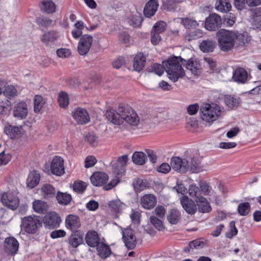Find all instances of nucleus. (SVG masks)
<instances>
[{"mask_svg": "<svg viewBox=\"0 0 261 261\" xmlns=\"http://www.w3.org/2000/svg\"><path fill=\"white\" fill-rule=\"evenodd\" d=\"M134 189L136 191H141L148 187L146 180L141 178L135 179L133 182Z\"/></svg>", "mask_w": 261, "mask_h": 261, "instance_id": "46", "label": "nucleus"}, {"mask_svg": "<svg viewBox=\"0 0 261 261\" xmlns=\"http://www.w3.org/2000/svg\"><path fill=\"white\" fill-rule=\"evenodd\" d=\"M159 4L157 0H150L146 4L144 9V14L147 17L153 16L158 10Z\"/></svg>", "mask_w": 261, "mask_h": 261, "instance_id": "26", "label": "nucleus"}, {"mask_svg": "<svg viewBox=\"0 0 261 261\" xmlns=\"http://www.w3.org/2000/svg\"><path fill=\"white\" fill-rule=\"evenodd\" d=\"M230 232L226 233V236L227 238L231 239L238 233V229L235 226V222L232 221L229 224Z\"/></svg>", "mask_w": 261, "mask_h": 261, "instance_id": "59", "label": "nucleus"}, {"mask_svg": "<svg viewBox=\"0 0 261 261\" xmlns=\"http://www.w3.org/2000/svg\"><path fill=\"white\" fill-rule=\"evenodd\" d=\"M41 10L47 13H53L55 11V4L51 1H44L41 5Z\"/></svg>", "mask_w": 261, "mask_h": 261, "instance_id": "42", "label": "nucleus"}, {"mask_svg": "<svg viewBox=\"0 0 261 261\" xmlns=\"http://www.w3.org/2000/svg\"><path fill=\"white\" fill-rule=\"evenodd\" d=\"M40 179V174L36 171H33L29 174L27 179V187L30 189L34 188L39 184Z\"/></svg>", "mask_w": 261, "mask_h": 261, "instance_id": "29", "label": "nucleus"}, {"mask_svg": "<svg viewBox=\"0 0 261 261\" xmlns=\"http://www.w3.org/2000/svg\"><path fill=\"white\" fill-rule=\"evenodd\" d=\"M4 95L9 98L14 97L17 94V90L13 86H7L4 91Z\"/></svg>", "mask_w": 261, "mask_h": 261, "instance_id": "54", "label": "nucleus"}, {"mask_svg": "<svg viewBox=\"0 0 261 261\" xmlns=\"http://www.w3.org/2000/svg\"><path fill=\"white\" fill-rule=\"evenodd\" d=\"M122 239L128 249H133L135 247L137 243L136 238L132 229H126L122 231Z\"/></svg>", "mask_w": 261, "mask_h": 261, "instance_id": "14", "label": "nucleus"}, {"mask_svg": "<svg viewBox=\"0 0 261 261\" xmlns=\"http://www.w3.org/2000/svg\"><path fill=\"white\" fill-rule=\"evenodd\" d=\"M58 102L61 108H66L69 105L68 94L65 92H61L58 95Z\"/></svg>", "mask_w": 261, "mask_h": 261, "instance_id": "47", "label": "nucleus"}, {"mask_svg": "<svg viewBox=\"0 0 261 261\" xmlns=\"http://www.w3.org/2000/svg\"><path fill=\"white\" fill-rule=\"evenodd\" d=\"M225 102L231 109L237 108L241 103L240 97L234 95H227L225 97Z\"/></svg>", "mask_w": 261, "mask_h": 261, "instance_id": "32", "label": "nucleus"}, {"mask_svg": "<svg viewBox=\"0 0 261 261\" xmlns=\"http://www.w3.org/2000/svg\"><path fill=\"white\" fill-rule=\"evenodd\" d=\"M109 207L115 212L119 213L125 207V204L119 199L113 200L109 202Z\"/></svg>", "mask_w": 261, "mask_h": 261, "instance_id": "40", "label": "nucleus"}, {"mask_svg": "<svg viewBox=\"0 0 261 261\" xmlns=\"http://www.w3.org/2000/svg\"><path fill=\"white\" fill-rule=\"evenodd\" d=\"M189 193L190 196L195 201L198 200V199L202 197L201 194L200 190L196 185H192L190 186L189 188Z\"/></svg>", "mask_w": 261, "mask_h": 261, "instance_id": "45", "label": "nucleus"}, {"mask_svg": "<svg viewBox=\"0 0 261 261\" xmlns=\"http://www.w3.org/2000/svg\"><path fill=\"white\" fill-rule=\"evenodd\" d=\"M232 79L234 82H246L251 79V75L242 67L237 68L233 72Z\"/></svg>", "mask_w": 261, "mask_h": 261, "instance_id": "20", "label": "nucleus"}, {"mask_svg": "<svg viewBox=\"0 0 261 261\" xmlns=\"http://www.w3.org/2000/svg\"><path fill=\"white\" fill-rule=\"evenodd\" d=\"M108 178V175L106 173L97 172L92 174L90 177V180L94 186H101L106 183Z\"/></svg>", "mask_w": 261, "mask_h": 261, "instance_id": "22", "label": "nucleus"}, {"mask_svg": "<svg viewBox=\"0 0 261 261\" xmlns=\"http://www.w3.org/2000/svg\"><path fill=\"white\" fill-rule=\"evenodd\" d=\"M85 141L94 147L98 144V138L93 134L89 133L85 137Z\"/></svg>", "mask_w": 261, "mask_h": 261, "instance_id": "55", "label": "nucleus"}, {"mask_svg": "<svg viewBox=\"0 0 261 261\" xmlns=\"http://www.w3.org/2000/svg\"><path fill=\"white\" fill-rule=\"evenodd\" d=\"M170 164L173 169L181 173H186L189 168V161L177 156L171 158Z\"/></svg>", "mask_w": 261, "mask_h": 261, "instance_id": "8", "label": "nucleus"}, {"mask_svg": "<svg viewBox=\"0 0 261 261\" xmlns=\"http://www.w3.org/2000/svg\"><path fill=\"white\" fill-rule=\"evenodd\" d=\"M142 18L140 14L136 13L128 16L126 21L130 25L136 28L139 27L142 22Z\"/></svg>", "mask_w": 261, "mask_h": 261, "instance_id": "34", "label": "nucleus"}, {"mask_svg": "<svg viewBox=\"0 0 261 261\" xmlns=\"http://www.w3.org/2000/svg\"><path fill=\"white\" fill-rule=\"evenodd\" d=\"M146 58L142 53L138 54L134 60V68L135 71H140L145 65Z\"/></svg>", "mask_w": 261, "mask_h": 261, "instance_id": "30", "label": "nucleus"}, {"mask_svg": "<svg viewBox=\"0 0 261 261\" xmlns=\"http://www.w3.org/2000/svg\"><path fill=\"white\" fill-rule=\"evenodd\" d=\"M180 213L175 209L171 210L167 214V219L171 224H176L180 219Z\"/></svg>", "mask_w": 261, "mask_h": 261, "instance_id": "39", "label": "nucleus"}, {"mask_svg": "<svg viewBox=\"0 0 261 261\" xmlns=\"http://www.w3.org/2000/svg\"><path fill=\"white\" fill-rule=\"evenodd\" d=\"M33 207L34 211L39 214H44L47 211V204L40 200H35L33 202Z\"/></svg>", "mask_w": 261, "mask_h": 261, "instance_id": "44", "label": "nucleus"}, {"mask_svg": "<svg viewBox=\"0 0 261 261\" xmlns=\"http://www.w3.org/2000/svg\"><path fill=\"white\" fill-rule=\"evenodd\" d=\"M146 159V154L142 151H136L132 155V161L137 165H144L145 163Z\"/></svg>", "mask_w": 261, "mask_h": 261, "instance_id": "37", "label": "nucleus"}, {"mask_svg": "<svg viewBox=\"0 0 261 261\" xmlns=\"http://www.w3.org/2000/svg\"><path fill=\"white\" fill-rule=\"evenodd\" d=\"M250 211V205L248 202L240 203L238 207V211L241 216H246Z\"/></svg>", "mask_w": 261, "mask_h": 261, "instance_id": "49", "label": "nucleus"}, {"mask_svg": "<svg viewBox=\"0 0 261 261\" xmlns=\"http://www.w3.org/2000/svg\"><path fill=\"white\" fill-rule=\"evenodd\" d=\"M46 102L45 100L40 95H36L34 98V108L36 113H39Z\"/></svg>", "mask_w": 261, "mask_h": 261, "instance_id": "41", "label": "nucleus"}, {"mask_svg": "<svg viewBox=\"0 0 261 261\" xmlns=\"http://www.w3.org/2000/svg\"><path fill=\"white\" fill-rule=\"evenodd\" d=\"M93 42V38L91 35H84L80 38L78 46L77 51L80 55L85 56L89 52Z\"/></svg>", "mask_w": 261, "mask_h": 261, "instance_id": "7", "label": "nucleus"}, {"mask_svg": "<svg viewBox=\"0 0 261 261\" xmlns=\"http://www.w3.org/2000/svg\"><path fill=\"white\" fill-rule=\"evenodd\" d=\"M41 194L45 198L53 197L56 194L55 188L50 184H44L41 189Z\"/></svg>", "mask_w": 261, "mask_h": 261, "instance_id": "31", "label": "nucleus"}, {"mask_svg": "<svg viewBox=\"0 0 261 261\" xmlns=\"http://www.w3.org/2000/svg\"><path fill=\"white\" fill-rule=\"evenodd\" d=\"M180 61L182 62V59L174 57L163 62V65L154 64L153 66V69L154 73L159 76L161 75L165 70L169 79L175 82L185 75Z\"/></svg>", "mask_w": 261, "mask_h": 261, "instance_id": "2", "label": "nucleus"}, {"mask_svg": "<svg viewBox=\"0 0 261 261\" xmlns=\"http://www.w3.org/2000/svg\"><path fill=\"white\" fill-rule=\"evenodd\" d=\"M83 233L80 232H73L69 238V244L74 248L77 247L83 243Z\"/></svg>", "mask_w": 261, "mask_h": 261, "instance_id": "28", "label": "nucleus"}, {"mask_svg": "<svg viewBox=\"0 0 261 261\" xmlns=\"http://www.w3.org/2000/svg\"><path fill=\"white\" fill-rule=\"evenodd\" d=\"M14 116L18 118L23 119L28 115L27 105L25 102L22 101L17 103L14 108Z\"/></svg>", "mask_w": 261, "mask_h": 261, "instance_id": "25", "label": "nucleus"}, {"mask_svg": "<svg viewBox=\"0 0 261 261\" xmlns=\"http://www.w3.org/2000/svg\"><path fill=\"white\" fill-rule=\"evenodd\" d=\"M105 115L109 121L116 125L125 121L131 125L136 126L140 121L136 113L127 105H120L117 111L113 109L108 110Z\"/></svg>", "mask_w": 261, "mask_h": 261, "instance_id": "1", "label": "nucleus"}, {"mask_svg": "<svg viewBox=\"0 0 261 261\" xmlns=\"http://www.w3.org/2000/svg\"><path fill=\"white\" fill-rule=\"evenodd\" d=\"M222 20L221 17L217 14H211L206 18L205 28L211 31H215L221 27Z\"/></svg>", "mask_w": 261, "mask_h": 261, "instance_id": "10", "label": "nucleus"}, {"mask_svg": "<svg viewBox=\"0 0 261 261\" xmlns=\"http://www.w3.org/2000/svg\"><path fill=\"white\" fill-rule=\"evenodd\" d=\"M236 21V17L233 14L229 13L225 15L224 18V24L226 26L231 27L235 23Z\"/></svg>", "mask_w": 261, "mask_h": 261, "instance_id": "52", "label": "nucleus"}, {"mask_svg": "<svg viewBox=\"0 0 261 261\" xmlns=\"http://www.w3.org/2000/svg\"><path fill=\"white\" fill-rule=\"evenodd\" d=\"M66 227L74 232L77 231L81 226L80 218L78 216L73 215H68L65 220Z\"/></svg>", "mask_w": 261, "mask_h": 261, "instance_id": "21", "label": "nucleus"}, {"mask_svg": "<svg viewBox=\"0 0 261 261\" xmlns=\"http://www.w3.org/2000/svg\"><path fill=\"white\" fill-rule=\"evenodd\" d=\"M72 116L74 119L80 124H84L90 120L88 113L85 109L77 108L72 112Z\"/></svg>", "mask_w": 261, "mask_h": 261, "instance_id": "13", "label": "nucleus"}, {"mask_svg": "<svg viewBox=\"0 0 261 261\" xmlns=\"http://www.w3.org/2000/svg\"><path fill=\"white\" fill-rule=\"evenodd\" d=\"M150 220L153 225L158 230H161L163 228V225L161 220L155 216H151Z\"/></svg>", "mask_w": 261, "mask_h": 261, "instance_id": "60", "label": "nucleus"}, {"mask_svg": "<svg viewBox=\"0 0 261 261\" xmlns=\"http://www.w3.org/2000/svg\"><path fill=\"white\" fill-rule=\"evenodd\" d=\"M97 255L103 259L109 257L112 253L109 246L101 242L97 247Z\"/></svg>", "mask_w": 261, "mask_h": 261, "instance_id": "27", "label": "nucleus"}, {"mask_svg": "<svg viewBox=\"0 0 261 261\" xmlns=\"http://www.w3.org/2000/svg\"><path fill=\"white\" fill-rule=\"evenodd\" d=\"M66 232L62 229L55 230L53 231L50 234V237L53 239L60 238H63L66 236Z\"/></svg>", "mask_w": 261, "mask_h": 261, "instance_id": "63", "label": "nucleus"}, {"mask_svg": "<svg viewBox=\"0 0 261 261\" xmlns=\"http://www.w3.org/2000/svg\"><path fill=\"white\" fill-rule=\"evenodd\" d=\"M201 118L206 122H213L217 120L221 113L220 107L215 103L204 104L200 109Z\"/></svg>", "mask_w": 261, "mask_h": 261, "instance_id": "4", "label": "nucleus"}, {"mask_svg": "<svg viewBox=\"0 0 261 261\" xmlns=\"http://www.w3.org/2000/svg\"><path fill=\"white\" fill-rule=\"evenodd\" d=\"M248 41V37L247 34H236L235 33L234 42L240 45H242L247 43Z\"/></svg>", "mask_w": 261, "mask_h": 261, "instance_id": "53", "label": "nucleus"}, {"mask_svg": "<svg viewBox=\"0 0 261 261\" xmlns=\"http://www.w3.org/2000/svg\"><path fill=\"white\" fill-rule=\"evenodd\" d=\"M215 8L219 11L227 12L231 10V5L229 0H217Z\"/></svg>", "mask_w": 261, "mask_h": 261, "instance_id": "33", "label": "nucleus"}, {"mask_svg": "<svg viewBox=\"0 0 261 261\" xmlns=\"http://www.w3.org/2000/svg\"><path fill=\"white\" fill-rule=\"evenodd\" d=\"M56 53L59 57L62 58H68L71 54V52L69 49L64 48L57 49Z\"/></svg>", "mask_w": 261, "mask_h": 261, "instance_id": "62", "label": "nucleus"}, {"mask_svg": "<svg viewBox=\"0 0 261 261\" xmlns=\"http://www.w3.org/2000/svg\"><path fill=\"white\" fill-rule=\"evenodd\" d=\"M183 64L186 65L187 70L190 71L194 76H198L201 73V68L200 64L196 59H190L186 61L184 60Z\"/></svg>", "mask_w": 261, "mask_h": 261, "instance_id": "15", "label": "nucleus"}, {"mask_svg": "<svg viewBox=\"0 0 261 261\" xmlns=\"http://www.w3.org/2000/svg\"><path fill=\"white\" fill-rule=\"evenodd\" d=\"M180 22L187 29L195 28L198 25V23L195 20L189 18H180Z\"/></svg>", "mask_w": 261, "mask_h": 261, "instance_id": "50", "label": "nucleus"}, {"mask_svg": "<svg viewBox=\"0 0 261 261\" xmlns=\"http://www.w3.org/2000/svg\"><path fill=\"white\" fill-rule=\"evenodd\" d=\"M216 37L221 50L227 51L233 47L235 32L221 29L217 32Z\"/></svg>", "mask_w": 261, "mask_h": 261, "instance_id": "3", "label": "nucleus"}, {"mask_svg": "<svg viewBox=\"0 0 261 261\" xmlns=\"http://www.w3.org/2000/svg\"><path fill=\"white\" fill-rule=\"evenodd\" d=\"M61 219L55 212L46 214L43 217V223L45 228L53 229L59 227Z\"/></svg>", "mask_w": 261, "mask_h": 261, "instance_id": "6", "label": "nucleus"}, {"mask_svg": "<svg viewBox=\"0 0 261 261\" xmlns=\"http://www.w3.org/2000/svg\"><path fill=\"white\" fill-rule=\"evenodd\" d=\"M51 173L57 176H61L65 173L63 159L58 156H56L53 159L50 164Z\"/></svg>", "mask_w": 261, "mask_h": 261, "instance_id": "12", "label": "nucleus"}, {"mask_svg": "<svg viewBox=\"0 0 261 261\" xmlns=\"http://www.w3.org/2000/svg\"><path fill=\"white\" fill-rule=\"evenodd\" d=\"M166 28V23L163 21L157 22L153 27L152 31H155L158 33H162L164 32Z\"/></svg>", "mask_w": 261, "mask_h": 261, "instance_id": "57", "label": "nucleus"}, {"mask_svg": "<svg viewBox=\"0 0 261 261\" xmlns=\"http://www.w3.org/2000/svg\"><path fill=\"white\" fill-rule=\"evenodd\" d=\"M215 46V42L209 39L203 41L199 46L201 50L205 53L213 51Z\"/></svg>", "mask_w": 261, "mask_h": 261, "instance_id": "36", "label": "nucleus"}, {"mask_svg": "<svg viewBox=\"0 0 261 261\" xmlns=\"http://www.w3.org/2000/svg\"><path fill=\"white\" fill-rule=\"evenodd\" d=\"M59 37V33L54 31H50L44 33L40 37L41 42L46 46L54 44Z\"/></svg>", "mask_w": 261, "mask_h": 261, "instance_id": "18", "label": "nucleus"}, {"mask_svg": "<svg viewBox=\"0 0 261 261\" xmlns=\"http://www.w3.org/2000/svg\"><path fill=\"white\" fill-rule=\"evenodd\" d=\"M42 222L39 219L38 216H30L21 219L20 226L21 229L27 233L34 234L37 232L38 228L42 226Z\"/></svg>", "mask_w": 261, "mask_h": 261, "instance_id": "5", "label": "nucleus"}, {"mask_svg": "<svg viewBox=\"0 0 261 261\" xmlns=\"http://www.w3.org/2000/svg\"><path fill=\"white\" fill-rule=\"evenodd\" d=\"M11 159V155L9 153H6L5 151L0 153V166L7 164Z\"/></svg>", "mask_w": 261, "mask_h": 261, "instance_id": "61", "label": "nucleus"}, {"mask_svg": "<svg viewBox=\"0 0 261 261\" xmlns=\"http://www.w3.org/2000/svg\"><path fill=\"white\" fill-rule=\"evenodd\" d=\"M163 7L164 10L168 11H174L177 8L176 3L173 1H167L163 2Z\"/></svg>", "mask_w": 261, "mask_h": 261, "instance_id": "58", "label": "nucleus"}, {"mask_svg": "<svg viewBox=\"0 0 261 261\" xmlns=\"http://www.w3.org/2000/svg\"><path fill=\"white\" fill-rule=\"evenodd\" d=\"M19 243L15 238L10 237L5 239L4 249L8 254L14 256L17 253Z\"/></svg>", "mask_w": 261, "mask_h": 261, "instance_id": "9", "label": "nucleus"}, {"mask_svg": "<svg viewBox=\"0 0 261 261\" xmlns=\"http://www.w3.org/2000/svg\"><path fill=\"white\" fill-rule=\"evenodd\" d=\"M56 198L60 204L67 205L70 202L71 196L67 193L58 192L56 195Z\"/></svg>", "mask_w": 261, "mask_h": 261, "instance_id": "43", "label": "nucleus"}, {"mask_svg": "<svg viewBox=\"0 0 261 261\" xmlns=\"http://www.w3.org/2000/svg\"><path fill=\"white\" fill-rule=\"evenodd\" d=\"M87 185L85 182L82 181H75L73 185V189L74 191L78 193H82L85 190Z\"/></svg>", "mask_w": 261, "mask_h": 261, "instance_id": "56", "label": "nucleus"}, {"mask_svg": "<svg viewBox=\"0 0 261 261\" xmlns=\"http://www.w3.org/2000/svg\"><path fill=\"white\" fill-rule=\"evenodd\" d=\"M180 203L184 209L189 214H194L196 212V206L193 200L187 196L180 198Z\"/></svg>", "mask_w": 261, "mask_h": 261, "instance_id": "24", "label": "nucleus"}, {"mask_svg": "<svg viewBox=\"0 0 261 261\" xmlns=\"http://www.w3.org/2000/svg\"><path fill=\"white\" fill-rule=\"evenodd\" d=\"M3 204L12 210H16L19 205V199L11 193H4L1 197Z\"/></svg>", "mask_w": 261, "mask_h": 261, "instance_id": "11", "label": "nucleus"}, {"mask_svg": "<svg viewBox=\"0 0 261 261\" xmlns=\"http://www.w3.org/2000/svg\"><path fill=\"white\" fill-rule=\"evenodd\" d=\"M85 241L89 247L93 248L96 247L101 242L98 233L95 230H89L86 233Z\"/></svg>", "mask_w": 261, "mask_h": 261, "instance_id": "19", "label": "nucleus"}, {"mask_svg": "<svg viewBox=\"0 0 261 261\" xmlns=\"http://www.w3.org/2000/svg\"><path fill=\"white\" fill-rule=\"evenodd\" d=\"M196 202L197 204L198 208L200 212L208 213L211 211V207L210 203L204 197H201Z\"/></svg>", "mask_w": 261, "mask_h": 261, "instance_id": "35", "label": "nucleus"}, {"mask_svg": "<svg viewBox=\"0 0 261 261\" xmlns=\"http://www.w3.org/2000/svg\"><path fill=\"white\" fill-rule=\"evenodd\" d=\"M128 160V158L127 155H123L118 158L116 163L120 166L121 168L119 170L120 173H124L125 172V166L127 164Z\"/></svg>", "mask_w": 261, "mask_h": 261, "instance_id": "51", "label": "nucleus"}, {"mask_svg": "<svg viewBox=\"0 0 261 261\" xmlns=\"http://www.w3.org/2000/svg\"><path fill=\"white\" fill-rule=\"evenodd\" d=\"M96 162L97 160L94 156H88L85 159V167L87 168L93 167Z\"/></svg>", "mask_w": 261, "mask_h": 261, "instance_id": "64", "label": "nucleus"}, {"mask_svg": "<svg viewBox=\"0 0 261 261\" xmlns=\"http://www.w3.org/2000/svg\"><path fill=\"white\" fill-rule=\"evenodd\" d=\"M189 163V168L193 173H198L200 171V162L198 159L191 158Z\"/></svg>", "mask_w": 261, "mask_h": 261, "instance_id": "48", "label": "nucleus"}, {"mask_svg": "<svg viewBox=\"0 0 261 261\" xmlns=\"http://www.w3.org/2000/svg\"><path fill=\"white\" fill-rule=\"evenodd\" d=\"M145 86L146 88L153 90L170 91L176 89L178 86L175 84H169V83H147Z\"/></svg>", "mask_w": 261, "mask_h": 261, "instance_id": "16", "label": "nucleus"}, {"mask_svg": "<svg viewBox=\"0 0 261 261\" xmlns=\"http://www.w3.org/2000/svg\"><path fill=\"white\" fill-rule=\"evenodd\" d=\"M4 132L10 138L14 139L21 137L23 133V129L21 126L8 125L5 127Z\"/></svg>", "mask_w": 261, "mask_h": 261, "instance_id": "23", "label": "nucleus"}, {"mask_svg": "<svg viewBox=\"0 0 261 261\" xmlns=\"http://www.w3.org/2000/svg\"><path fill=\"white\" fill-rule=\"evenodd\" d=\"M156 197L152 194H145L141 197L140 199L141 205L146 210L153 208L156 204Z\"/></svg>", "mask_w": 261, "mask_h": 261, "instance_id": "17", "label": "nucleus"}, {"mask_svg": "<svg viewBox=\"0 0 261 261\" xmlns=\"http://www.w3.org/2000/svg\"><path fill=\"white\" fill-rule=\"evenodd\" d=\"M204 245V242L199 239H197L190 242L189 245L184 249L185 252H189L191 250L194 249H200L203 248Z\"/></svg>", "mask_w": 261, "mask_h": 261, "instance_id": "38", "label": "nucleus"}]
</instances>
